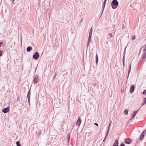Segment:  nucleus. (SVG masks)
<instances>
[{"instance_id": "obj_22", "label": "nucleus", "mask_w": 146, "mask_h": 146, "mask_svg": "<svg viewBox=\"0 0 146 146\" xmlns=\"http://www.w3.org/2000/svg\"><path fill=\"white\" fill-rule=\"evenodd\" d=\"M70 134L69 133V134H68V141H69V140H70Z\"/></svg>"}, {"instance_id": "obj_40", "label": "nucleus", "mask_w": 146, "mask_h": 146, "mask_svg": "<svg viewBox=\"0 0 146 146\" xmlns=\"http://www.w3.org/2000/svg\"><path fill=\"white\" fill-rule=\"evenodd\" d=\"M15 1V0H13V1Z\"/></svg>"}, {"instance_id": "obj_5", "label": "nucleus", "mask_w": 146, "mask_h": 146, "mask_svg": "<svg viewBox=\"0 0 146 146\" xmlns=\"http://www.w3.org/2000/svg\"><path fill=\"white\" fill-rule=\"evenodd\" d=\"M9 110V108L7 107V108H5L3 109L2 110V112L5 113H7L8 111Z\"/></svg>"}, {"instance_id": "obj_39", "label": "nucleus", "mask_w": 146, "mask_h": 146, "mask_svg": "<svg viewBox=\"0 0 146 146\" xmlns=\"http://www.w3.org/2000/svg\"><path fill=\"white\" fill-rule=\"evenodd\" d=\"M111 122L112 121H110V126L111 125Z\"/></svg>"}, {"instance_id": "obj_34", "label": "nucleus", "mask_w": 146, "mask_h": 146, "mask_svg": "<svg viewBox=\"0 0 146 146\" xmlns=\"http://www.w3.org/2000/svg\"><path fill=\"white\" fill-rule=\"evenodd\" d=\"M113 36L112 34H110V36L112 37Z\"/></svg>"}, {"instance_id": "obj_7", "label": "nucleus", "mask_w": 146, "mask_h": 146, "mask_svg": "<svg viewBox=\"0 0 146 146\" xmlns=\"http://www.w3.org/2000/svg\"><path fill=\"white\" fill-rule=\"evenodd\" d=\"M81 123V119L80 117H79L78 118V120L77 122L76 125L77 126L78 125V126L79 127Z\"/></svg>"}, {"instance_id": "obj_18", "label": "nucleus", "mask_w": 146, "mask_h": 146, "mask_svg": "<svg viewBox=\"0 0 146 146\" xmlns=\"http://www.w3.org/2000/svg\"><path fill=\"white\" fill-rule=\"evenodd\" d=\"M30 95H27V97L28 98V102L29 104L30 103Z\"/></svg>"}, {"instance_id": "obj_21", "label": "nucleus", "mask_w": 146, "mask_h": 146, "mask_svg": "<svg viewBox=\"0 0 146 146\" xmlns=\"http://www.w3.org/2000/svg\"><path fill=\"white\" fill-rule=\"evenodd\" d=\"M123 64L124 66V62H125V56H124L123 58Z\"/></svg>"}, {"instance_id": "obj_28", "label": "nucleus", "mask_w": 146, "mask_h": 146, "mask_svg": "<svg viewBox=\"0 0 146 146\" xmlns=\"http://www.w3.org/2000/svg\"><path fill=\"white\" fill-rule=\"evenodd\" d=\"M2 51L0 50V56H1L2 55Z\"/></svg>"}, {"instance_id": "obj_16", "label": "nucleus", "mask_w": 146, "mask_h": 146, "mask_svg": "<svg viewBox=\"0 0 146 146\" xmlns=\"http://www.w3.org/2000/svg\"><path fill=\"white\" fill-rule=\"evenodd\" d=\"M146 58V52H145L144 54H143V59H145Z\"/></svg>"}, {"instance_id": "obj_10", "label": "nucleus", "mask_w": 146, "mask_h": 146, "mask_svg": "<svg viewBox=\"0 0 146 146\" xmlns=\"http://www.w3.org/2000/svg\"><path fill=\"white\" fill-rule=\"evenodd\" d=\"M118 141L117 140H116L113 146H118Z\"/></svg>"}, {"instance_id": "obj_9", "label": "nucleus", "mask_w": 146, "mask_h": 146, "mask_svg": "<svg viewBox=\"0 0 146 146\" xmlns=\"http://www.w3.org/2000/svg\"><path fill=\"white\" fill-rule=\"evenodd\" d=\"M109 130H110V124L109 125L108 127V130L107 134H106L105 136V139H106L107 136H108Z\"/></svg>"}, {"instance_id": "obj_2", "label": "nucleus", "mask_w": 146, "mask_h": 146, "mask_svg": "<svg viewBox=\"0 0 146 146\" xmlns=\"http://www.w3.org/2000/svg\"><path fill=\"white\" fill-rule=\"evenodd\" d=\"M38 53L37 52H36L33 56V58L35 60H37L39 58Z\"/></svg>"}, {"instance_id": "obj_33", "label": "nucleus", "mask_w": 146, "mask_h": 146, "mask_svg": "<svg viewBox=\"0 0 146 146\" xmlns=\"http://www.w3.org/2000/svg\"><path fill=\"white\" fill-rule=\"evenodd\" d=\"M3 42H0V47L1 46V44H2Z\"/></svg>"}, {"instance_id": "obj_14", "label": "nucleus", "mask_w": 146, "mask_h": 146, "mask_svg": "<svg viewBox=\"0 0 146 146\" xmlns=\"http://www.w3.org/2000/svg\"><path fill=\"white\" fill-rule=\"evenodd\" d=\"M144 134H141L140 137V140H142L143 139V138L144 137Z\"/></svg>"}, {"instance_id": "obj_13", "label": "nucleus", "mask_w": 146, "mask_h": 146, "mask_svg": "<svg viewBox=\"0 0 146 146\" xmlns=\"http://www.w3.org/2000/svg\"><path fill=\"white\" fill-rule=\"evenodd\" d=\"M96 63L97 64L98 63V56L97 54H96Z\"/></svg>"}, {"instance_id": "obj_19", "label": "nucleus", "mask_w": 146, "mask_h": 146, "mask_svg": "<svg viewBox=\"0 0 146 146\" xmlns=\"http://www.w3.org/2000/svg\"><path fill=\"white\" fill-rule=\"evenodd\" d=\"M92 36H89V38L88 39V42H90L91 41V38Z\"/></svg>"}, {"instance_id": "obj_17", "label": "nucleus", "mask_w": 146, "mask_h": 146, "mask_svg": "<svg viewBox=\"0 0 146 146\" xmlns=\"http://www.w3.org/2000/svg\"><path fill=\"white\" fill-rule=\"evenodd\" d=\"M131 64H130V68H129V71H128V77L127 78H128V77H129V74L130 73V71H131Z\"/></svg>"}, {"instance_id": "obj_4", "label": "nucleus", "mask_w": 146, "mask_h": 146, "mask_svg": "<svg viewBox=\"0 0 146 146\" xmlns=\"http://www.w3.org/2000/svg\"><path fill=\"white\" fill-rule=\"evenodd\" d=\"M134 89L135 86L134 85H132L130 89V93L131 94H132L134 92Z\"/></svg>"}, {"instance_id": "obj_26", "label": "nucleus", "mask_w": 146, "mask_h": 146, "mask_svg": "<svg viewBox=\"0 0 146 146\" xmlns=\"http://www.w3.org/2000/svg\"><path fill=\"white\" fill-rule=\"evenodd\" d=\"M143 94H145L146 95V90H145L143 92Z\"/></svg>"}, {"instance_id": "obj_20", "label": "nucleus", "mask_w": 146, "mask_h": 146, "mask_svg": "<svg viewBox=\"0 0 146 146\" xmlns=\"http://www.w3.org/2000/svg\"><path fill=\"white\" fill-rule=\"evenodd\" d=\"M16 144L17 146H21V145H20V143L19 141H17L16 142Z\"/></svg>"}, {"instance_id": "obj_15", "label": "nucleus", "mask_w": 146, "mask_h": 146, "mask_svg": "<svg viewBox=\"0 0 146 146\" xmlns=\"http://www.w3.org/2000/svg\"><path fill=\"white\" fill-rule=\"evenodd\" d=\"M128 110L127 109H126L124 112V113L125 115H127L128 114Z\"/></svg>"}, {"instance_id": "obj_6", "label": "nucleus", "mask_w": 146, "mask_h": 146, "mask_svg": "<svg viewBox=\"0 0 146 146\" xmlns=\"http://www.w3.org/2000/svg\"><path fill=\"white\" fill-rule=\"evenodd\" d=\"M139 110H137L135 111L133 113H132V114H133L132 115V117L130 119V120H131L132 119H133L135 116L136 114L137 113Z\"/></svg>"}, {"instance_id": "obj_37", "label": "nucleus", "mask_w": 146, "mask_h": 146, "mask_svg": "<svg viewBox=\"0 0 146 146\" xmlns=\"http://www.w3.org/2000/svg\"><path fill=\"white\" fill-rule=\"evenodd\" d=\"M94 124H96V125H97V126H98V124H97L96 123H94Z\"/></svg>"}, {"instance_id": "obj_27", "label": "nucleus", "mask_w": 146, "mask_h": 146, "mask_svg": "<svg viewBox=\"0 0 146 146\" xmlns=\"http://www.w3.org/2000/svg\"><path fill=\"white\" fill-rule=\"evenodd\" d=\"M27 95H31L30 90H29V91Z\"/></svg>"}, {"instance_id": "obj_35", "label": "nucleus", "mask_w": 146, "mask_h": 146, "mask_svg": "<svg viewBox=\"0 0 146 146\" xmlns=\"http://www.w3.org/2000/svg\"><path fill=\"white\" fill-rule=\"evenodd\" d=\"M83 22V19H82L80 21V22L81 23H82Z\"/></svg>"}, {"instance_id": "obj_31", "label": "nucleus", "mask_w": 146, "mask_h": 146, "mask_svg": "<svg viewBox=\"0 0 146 146\" xmlns=\"http://www.w3.org/2000/svg\"><path fill=\"white\" fill-rule=\"evenodd\" d=\"M120 146H125L124 144L123 143H121L120 145Z\"/></svg>"}, {"instance_id": "obj_1", "label": "nucleus", "mask_w": 146, "mask_h": 146, "mask_svg": "<svg viewBox=\"0 0 146 146\" xmlns=\"http://www.w3.org/2000/svg\"><path fill=\"white\" fill-rule=\"evenodd\" d=\"M111 6L113 9H115L118 5V3L117 0H113L111 3Z\"/></svg>"}, {"instance_id": "obj_24", "label": "nucleus", "mask_w": 146, "mask_h": 146, "mask_svg": "<svg viewBox=\"0 0 146 146\" xmlns=\"http://www.w3.org/2000/svg\"><path fill=\"white\" fill-rule=\"evenodd\" d=\"M107 0H104V7H103L104 9V8L105 7V5H106V2L107 1Z\"/></svg>"}, {"instance_id": "obj_25", "label": "nucleus", "mask_w": 146, "mask_h": 146, "mask_svg": "<svg viewBox=\"0 0 146 146\" xmlns=\"http://www.w3.org/2000/svg\"><path fill=\"white\" fill-rule=\"evenodd\" d=\"M145 101L143 103L142 106H143L144 105H145L146 103V98H145Z\"/></svg>"}, {"instance_id": "obj_3", "label": "nucleus", "mask_w": 146, "mask_h": 146, "mask_svg": "<svg viewBox=\"0 0 146 146\" xmlns=\"http://www.w3.org/2000/svg\"><path fill=\"white\" fill-rule=\"evenodd\" d=\"M38 77L36 76H35L34 77L33 82L34 84H36L38 82Z\"/></svg>"}, {"instance_id": "obj_38", "label": "nucleus", "mask_w": 146, "mask_h": 146, "mask_svg": "<svg viewBox=\"0 0 146 146\" xmlns=\"http://www.w3.org/2000/svg\"><path fill=\"white\" fill-rule=\"evenodd\" d=\"M106 139H105V138H104V140H103V142L105 141V140Z\"/></svg>"}, {"instance_id": "obj_23", "label": "nucleus", "mask_w": 146, "mask_h": 146, "mask_svg": "<svg viewBox=\"0 0 146 146\" xmlns=\"http://www.w3.org/2000/svg\"><path fill=\"white\" fill-rule=\"evenodd\" d=\"M143 47H144V48L143 50V51H146V44L143 46Z\"/></svg>"}, {"instance_id": "obj_29", "label": "nucleus", "mask_w": 146, "mask_h": 146, "mask_svg": "<svg viewBox=\"0 0 146 146\" xmlns=\"http://www.w3.org/2000/svg\"><path fill=\"white\" fill-rule=\"evenodd\" d=\"M146 133V131L145 130H144L142 132L141 134H144L145 133Z\"/></svg>"}, {"instance_id": "obj_8", "label": "nucleus", "mask_w": 146, "mask_h": 146, "mask_svg": "<svg viewBox=\"0 0 146 146\" xmlns=\"http://www.w3.org/2000/svg\"><path fill=\"white\" fill-rule=\"evenodd\" d=\"M125 143L127 144H129L131 142L130 141V139L129 138L126 139H125Z\"/></svg>"}, {"instance_id": "obj_36", "label": "nucleus", "mask_w": 146, "mask_h": 146, "mask_svg": "<svg viewBox=\"0 0 146 146\" xmlns=\"http://www.w3.org/2000/svg\"><path fill=\"white\" fill-rule=\"evenodd\" d=\"M56 77V75H54V76L53 78L54 79Z\"/></svg>"}, {"instance_id": "obj_12", "label": "nucleus", "mask_w": 146, "mask_h": 146, "mask_svg": "<svg viewBox=\"0 0 146 146\" xmlns=\"http://www.w3.org/2000/svg\"><path fill=\"white\" fill-rule=\"evenodd\" d=\"M92 31H93V29L92 27L90 30V32H89V36H92Z\"/></svg>"}, {"instance_id": "obj_30", "label": "nucleus", "mask_w": 146, "mask_h": 146, "mask_svg": "<svg viewBox=\"0 0 146 146\" xmlns=\"http://www.w3.org/2000/svg\"><path fill=\"white\" fill-rule=\"evenodd\" d=\"M132 39L134 40L135 39V36H133L132 38Z\"/></svg>"}, {"instance_id": "obj_32", "label": "nucleus", "mask_w": 146, "mask_h": 146, "mask_svg": "<svg viewBox=\"0 0 146 146\" xmlns=\"http://www.w3.org/2000/svg\"><path fill=\"white\" fill-rule=\"evenodd\" d=\"M90 42H87V47H88L90 43Z\"/></svg>"}, {"instance_id": "obj_11", "label": "nucleus", "mask_w": 146, "mask_h": 146, "mask_svg": "<svg viewBox=\"0 0 146 146\" xmlns=\"http://www.w3.org/2000/svg\"><path fill=\"white\" fill-rule=\"evenodd\" d=\"M32 49L31 47L29 46L27 48V51L28 52H30Z\"/></svg>"}]
</instances>
